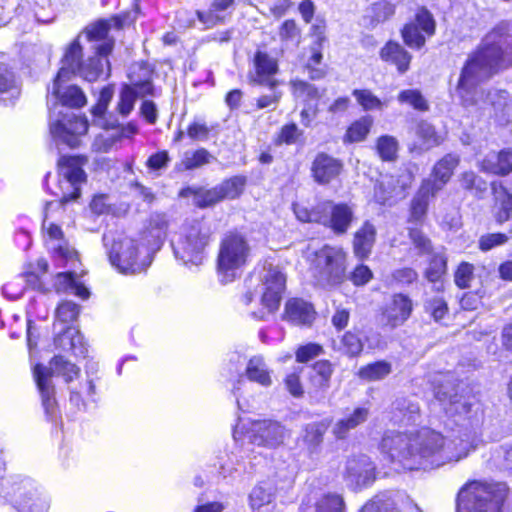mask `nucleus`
Returning <instances> with one entry per match:
<instances>
[{
    "mask_svg": "<svg viewBox=\"0 0 512 512\" xmlns=\"http://www.w3.org/2000/svg\"><path fill=\"white\" fill-rule=\"evenodd\" d=\"M342 477L350 490H362L375 481L376 465L367 455L350 456L345 462Z\"/></svg>",
    "mask_w": 512,
    "mask_h": 512,
    "instance_id": "nucleus-17",
    "label": "nucleus"
},
{
    "mask_svg": "<svg viewBox=\"0 0 512 512\" xmlns=\"http://www.w3.org/2000/svg\"><path fill=\"white\" fill-rule=\"evenodd\" d=\"M397 99L401 104H408L419 111H427L429 109L427 100L417 89L403 90L398 94Z\"/></svg>",
    "mask_w": 512,
    "mask_h": 512,
    "instance_id": "nucleus-49",
    "label": "nucleus"
},
{
    "mask_svg": "<svg viewBox=\"0 0 512 512\" xmlns=\"http://www.w3.org/2000/svg\"><path fill=\"white\" fill-rule=\"evenodd\" d=\"M5 463L0 462V498H11L18 512H46L48 503L35 483L22 475L4 480Z\"/></svg>",
    "mask_w": 512,
    "mask_h": 512,
    "instance_id": "nucleus-11",
    "label": "nucleus"
},
{
    "mask_svg": "<svg viewBox=\"0 0 512 512\" xmlns=\"http://www.w3.org/2000/svg\"><path fill=\"white\" fill-rule=\"evenodd\" d=\"M327 421L306 424L298 438V445L310 459H316L322 451L324 436L328 430Z\"/></svg>",
    "mask_w": 512,
    "mask_h": 512,
    "instance_id": "nucleus-20",
    "label": "nucleus"
},
{
    "mask_svg": "<svg viewBox=\"0 0 512 512\" xmlns=\"http://www.w3.org/2000/svg\"><path fill=\"white\" fill-rule=\"evenodd\" d=\"M383 347L382 335L372 328L353 329L341 338V349L349 357L359 356L365 348L375 350Z\"/></svg>",
    "mask_w": 512,
    "mask_h": 512,
    "instance_id": "nucleus-19",
    "label": "nucleus"
},
{
    "mask_svg": "<svg viewBox=\"0 0 512 512\" xmlns=\"http://www.w3.org/2000/svg\"><path fill=\"white\" fill-rule=\"evenodd\" d=\"M56 332L54 345L57 349L69 352L76 357H86L87 346L80 331L72 326H59Z\"/></svg>",
    "mask_w": 512,
    "mask_h": 512,
    "instance_id": "nucleus-22",
    "label": "nucleus"
},
{
    "mask_svg": "<svg viewBox=\"0 0 512 512\" xmlns=\"http://www.w3.org/2000/svg\"><path fill=\"white\" fill-rule=\"evenodd\" d=\"M420 419V406L418 402L409 398H399L393 403V421L395 423L410 425Z\"/></svg>",
    "mask_w": 512,
    "mask_h": 512,
    "instance_id": "nucleus-33",
    "label": "nucleus"
},
{
    "mask_svg": "<svg viewBox=\"0 0 512 512\" xmlns=\"http://www.w3.org/2000/svg\"><path fill=\"white\" fill-rule=\"evenodd\" d=\"M25 291L24 277L22 275L16 277L14 280L6 283L2 287L3 295L10 299H19Z\"/></svg>",
    "mask_w": 512,
    "mask_h": 512,
    "instance_id": "nucleus-61",
    "label": "nucleus"
},
{
    "mask_svg": "<svg viewBox=\"0 0 512 512\" xmlns=\"http://www.w3.org/2000/svg\"><path fill=\"white\" fill-rule=\"evenodd\" d=\"M109 260L112 266L123 274L140 273L151 263L150 256L147 253L143 258H140L136 241L128 237L114 241L109 252Z\"/></svg>",
    "mask_w": 512,
    "mask_h": 512,
    "instance_id": "nucleus-15",
    "label": "nucleus"
},
{
    "mask_svg": "<svg viewBox=\"0 0 512 512\" xmlns=\"http://www.w3.org/2000/svg\"><path fill=\"white\" fill-rule=\"evenodd\" d=\"M346 272V252L338 246L325 245L315 254V277L319 285L334 287L342 283Z\"/></svg>",
    "mask_w": 512,
    "mask_h": 512,
    "instance_id": "nucleus-14",
    "label": "nucleus"
},
{
    "mask_svg": "<svg viewBox=\"0 0 512 512\" xmlns=\"http://www.w3.org/2000/svg\"><path fill=\"white\" fill-rule=\"evenodd\" d=\"M352 94L356 98L357 102L363 107L364 110H374L382 108L381 100L378 97H376L370 90L355 89Z\"/></svg>",
    "mask_w": 512,
    "mask_h": 512,
    "instance_id": "nucleus-56",
    "label": "nucleus"
},
{
    "mask_svg": "<svg viewBox=\"0 0 512 512\" xmlns=\"http://www.w3.org/2000/svg\"><path fill=\"white\" fill-rule=\"evenodd\" d=\"M193 201L196 206L200 208H206L215 205L216 203L222 201V199L215 186L211 189H200L196 191Z\"/></svg>",
    "mask_w": 512,
    "mask_h": 512,
    "instance_id": "nucleus-54",
    "label": "nucleus"
},
{
    "mask_svg": "<svg viewBox=\"0 0 512 512\" xmlns=\"http://www.w3.org/2000/svg\"><path fill=\"white\" fill-rule=\"evenodd\" d=\"M433 393L459 430H453L448 436L426 427L411 434L386 432L380 450L395 471L435 469L466 458L475 448L476 428L483 416L478 399L474 395L459 394L446 376L434 381Z\"/></svg>",
    "mask_w": 512,
    "mask_h": 512,
    "instance_id": "nucleus-1",
    "label": "nucleus"
},
{
    "mask_svg": "<svg viewBox=\"0 0 512 512\" xmlns=\"http://www.w3.org/2000/svg\"><path fill=\"white\" fill-rule=\"evenodd\" d=\"M254 67L255 74L251 77L252 81L274 90L278 85V81L274 78L278 71L277 61L267 53L258 51L254 56Z\"/></svg>",
    "mask_w": 512,
    "mask_h": 512,
    "instance_id": "nucleus-23",
    "label": "nucleus"
},
{
    "mask_svg": "<svg viewBox=\"0 0 512 512\" xmlns=\"http://www.w3.org/2000/svg\"><path fill=\"white\" fill-rule=\"evenodd\" d=\"M369 409L357 407L338 420L333 427V434L337 439H345L348 433L364 423L369 417Z\"/></svg>",
    "mask_w": 512,
    "mask_h": 512,
    "instance_id": "nucleus-32",
    "label": "nucleus"
},
{
    "mask_svg": "<svg viewBox=\"0 0 512 512\" xmlns=\"http://www.w3.org/2000/svg\"><path fill=\"white\" fill-rule=\"evenodd\" d=\"M82 393L94 400L93 396L95 395V385L92 380H88L85 384H81L80 390L71 389L70 391V403L78 410L85 408V403L81 397Z\"/></svg>",
    "mask_w": 512,
    "mask_h": 512,
    "instance_id": "nucleus-58",
    "label": "nucleus"
},
{
    "mask_svg": "<svg viewBox=\"0 0 512 512\" xmlns=\"http://www.w3.org/2000/svg\"><path fill=\"white\" fill-rule=\"evenodd\" d=\"M166 236V231H158L148 226L143 234V240L147 243L146 253L149 255L150 252L158 250L165 241Z\"/></svg>",
    "mask_w": 512,
    "mask_h": 512,
    "instance_id": "nucleus-57",
    "label": "nucleus"
},
{
    "mask_svg": "<svg viewBox=\"0 0 512 512\" xmlns=\"http://www.w3.org/2000/svg\"><path fill=\"white\" fill-rule=\"evenodd\" d=\"M128 76L130 84L122 85L116 107L122 117H127L133 111L138 96L158 95L152 84L153 70L148 65H134Z\"/></svg>",
    "mask_w": 512,
    "mask_h": 512,
    "instance_id": "nucleus-13",
    "label": "nucleus"
},
{
    "mask_svg": "<svg viewBox=\"0 0 512 512\" xmlns=\"http://www.w3.org/2000/svg\"><path fill=\"white\" fill-rule=\"evenodd\" d=\"M480 170L485 173L505 176L512 171V150L503 149L488 153L479 163Z\"/></svg>",
    "mask_w": 512,
    "mask_h": 512,
    "instance_id": "nucleus-27",
    "label": "nucleus"
},
{
    "mask_svg": "<svg viewBox=\"0 0 512 512\" xmlns=\"http://www.w3.org/2000/svg\"><path fill=\"white\" fill-rule=\"evenodd\" d=\"M293 210L298 220L323 225L337 236L346 234L354 220L352 206L331 200L321 201L312 209L301 204H294Z\"/></svg>",
    "mask_w": 512,
    "mask_h": 512,
    "instance_id": "nucleus-9",
    "label": "nucleus"
},
{
    "mask_svg": "<svg viewBox=\"0 0 512 512\" xmlns=\"http://www.w3.org/2000/svg\"><path fill=\"white\" fill-rule=\"evenodd\" d=\"M114 95L112 86L103 87L100 91L98 101L92 108V114L97 118H102Z\"/></svg>",
    "mask_w": 512,
    "mask_h": 512,
    "instance_id": "nucleus-60",
    "label": "nucleus"
},
{
    "mask_svg": "<svg viewBox=\"0 0 512 512\" xmlns=\"http://www.w3.org/2000/svg\"><path fill=\"white\" fill-rule=\"evenodd\" d=\"M376 228L370 221H364L353 237V252L358 259L370 256L376 240Z\"/></svg>",
    "mask_w": 512,
    "mask_h": 512,
    "instance_id": "nucleus-29",
    "label": "nucleus"
},
{
    "mask_svg": "<svg viewBox=\"0 0 512 512\" xmlns=\"http://www.w3.org/2000/svg\"><path fill=\"white\" fill-rule=\"evenodd\" d=\"M81 35L73 40L66 48L61 60L62 66L58 71V78H71L79 75L88 82L100 78H107L110 75V62L108 55L114 47L113 41H105L102 44L93 45L94 55L82 60L83 48L80 44Z\"/></svg>",
    "mask_w": 512,
    "mask_h": 512,
    "instance_id": "nucleus-5",
    "label": "nucleus"
},
{
    "mask_svg": "<svg viewBox=\"0 0 512 512\" xmlns=\"http://www.w3.org/2000/svg\"><path fill=\"white\" fill-rule=\"evenodd\" d=\"M373 125L371 116H363L353 122L347 129L344 142L354 143L363 141Z\"/></svg>",
    "mask_w": 512,
    "mask_h": 512,
    "instance_id": "nucleus-42",
    "label": "nucleus"
},
{
    "mask_svg": "<svg viewBox=\"0 0 512 512\" xmlns=\"http://www.w3.org/2000/svg\"><path fill=\"white\" fill-rule=\"evenodd\" d=\"M259 284L252 292L248 291L242 298L245 305H249L255 297H259L262 309L253 311L252 317L265 320L268 314L278 310L282 294L286 287V276L278 266L265 263L259 273Z\"/></svg>",
    "mask_w": 512,
    "mask_h": 512,
    "instance_id": "nucleus-8",
    "label": "nucleus"
},
{
    "mask_svg": "<svg viewBox=\"0 0 512 512\" xmlns=\"http://www.w3.org/2000/svg\"><path fill=\"white\" fill-rule=\"evenodd\" d=\"M245 376L248 380L264 387H269L272 384L271 370L260 355L249 359L245 369Z\"/></svg>",
    "mask_w": 512,
    "mask_h": 512,
    "instance_id": "nucleus-35",
    "label": "nucleus"
},
{
    "mask_svg": "<svg viewBox=\"0 0 512 512\" xmlns=\"http://www.w3.org/2000/svg\"><path fill=\"white\" fill-rule=\"evenodd\" d=\"M360 512H398L386 495H377L367 502Z\"/></svg>",
    "mask_w": 512,
    "mask_h": 512,
    "instance_id": "nucleus-53",
    "label": "nucleus"
},
{
    "mask_svg": "<svg viewBox=\"0 0 512 512\" xmlns=\"http://www.w3.org/2000/svg\"><path fill=\"white\" fill-rule=\"evenodd\" d=\"M381 58L395 64L399 72L404 73L408 70L411 61V55L398 43H387L380 52Z\"/></svg>",
    "mask_w": 512,
    "mask_h": 512,
    "instance_id": "nucleus-36",
    "label": "nucleus"
},
{
    "mask_svg": "<svg viewBox=\"0 0 512 512\" xmlns=\"http://www.w3.org/2000/svg\"><path fill=\"white\" fill-rule=\"evenodd\" d=\"M80 313V307L72 301H63L56 309L54 329L59 326H68L74 322Z\"/></svg>",
    "mask_w": 512,
    "mask_h": 512,
    "instance_id": "nucleus-43",
    "label": "nucleus"
},
{
    "mask_svg": "<svg viewBox=\"0 0 512 512\" xmlns=\"http://www.w3.org/2000/svg\"><path fill=\"white\" fill-rule=\"evenodd\" d=\"M213 156L205 148L195 151H186L183 156L182 165L185 170H193L210 163Z\"/></svg>",
    "mask_w": 512,
    "mask_h": 512,
    "instance_id": "nucleus-47",
    "label": "nucleus"
},
{
    "mask_svg": "<svg viewBox=\"0 0 512 512\" xmlns=\"http://www.w3.org/2000/svg\"><path fill=\"white\" fill-rule=\"evenodd\" d=\"M245 185V178L234 176L216 186L222 200L235 199L240 196Z\"/></svg>",
    "mask_w": 512,
    "mask_h": 512,
    "instance_id": "nucleus-44",
    "label": "nucleus"
},
{
    "mask_svg": "<svg viewBox=\"0 0 512 512\" xmlns=\"http://www.w3.org/2000/svg\"><path fill=\"white\" fill-rule=\"evenodd\" d=\"M313 29L319 35L317 38L316 46L311 47V56L308 59V62L306 64V69L308 70L309 77L313 80H316V79H321L325 74L323 69L314 67L316 65H319L322 61L323 55L320 50V42L322 40H324V37L321 36L322 31H321L320 25H314Z\"/></svg>",
    "mask_w": 512,
    "mask_h": 512,
    "instance_id": "nucleus-41",
    "label": "nucleus"
},
{
    "mask_svg": "<svg viewBox=\"0 0 512 512\" xmlns=\"http://www.w3.org/2000/svg\"><path fill=\"white\" fill-rule=\"evenodd\" d=\"M341 170L342 163L326 153H319L311 167L312 176L319 184L330 183L340 174Z\"/></svg>",
    "mask_w": 512,
    "mask_h": 512,
    "instance_id": "nucleus-25",
    "label": "nucleus"
},
{
    "mask_svg": "<svg viewBox=\"0 0 512 512\" xmlns=\"http://www.w3.org/2000/svg\"><path fill=\"white\" fill-rule=\"evenodd\" d=\"M314 374L312 382L322 390H326L330 386V379L333 373L332 364L327 360H321L313 366Z\"/></svg>",
    "mask_w": 512,
    "mask_h": 512,
    "instance_id": "nucleus-45",
    "label": "nucleus"
},
{
    "mask_svg": "<svg viewBox=\"0 0 512 512\" xmlns=\"http://www.w3.org/2000/svg\"><path fill=\"white\" fill-rule=\"evenodd\" d=\"M275 496V487L271 483L261 482L252 488L248 496L249 506L254 512L269 510L274 507Z\"/></svg>",
    "mask_w": 512,
    "mask_h": 512,
    "instance_id": "nucleus-31",
    "label": "nucleus"
},
{
    "mask_svg": "<svg viewBox=\"0 0 512 512\" xmlns=\"http://www.w3.org/2000/svg\"><path fill=\"white\" fill-rule=\"evenodd\" d=\"M316 512H345V502L340 494L327 493L316 502Z\"/></svg>",
    "mask_w": 512,
    "mask_h": 512,
    "instance_id": "nucleus-48",
    "label": "nucleus"
},
{
    "mask_svg": "<svg viewBox=\"0 0 512 512\" xmlns=\"http://www.w3.org/2000/svg\"><path fill=\"white\" fill-rule=\"evenodd\" d=\"M283 317L295 325H310L315 318V311L309 302L301 298H292L285 304Z\"/></svg>",
    "mask_w": 512,
    "mask_h": 512,
    "instance_id": "nucleus-28",
    "label": "nucleus"
},
{
    "mask_svg": "<svg viewBox=\"0 0 512 512\" xmlns=\"http://www.w3.org/2000/svg\"><path fill=\"white\" fill-rule=\"evenodd\" d=\"M391 372V363L386 360H380L361 367L358 371V377L368 382L380 381Z\"/></svg>",
    "mask_w": 512,
    "mask_h": 512,
    "instance_id": "nucleus-39",
    "label": "nucleus"
},
{
    "mask_svg": "<svg viewBox=\"0 0 512 512\" xmlns=\"http://www.w3.org/2000/svg\"><path fill=\"white\" fill-rule=\"evenodd\" d=\"M303 132L298 128L295 123L284 125L276 139L277 144H295L298 139L302 136Z\"/></svg>",
    "mask_w": 512,
    "mask_h": 512,
    "instance_id": "nucleus-59",
    "label": "nucleus"
},
{
    "mask_svg": "<svg viewBox=\"0 0 512 512\" xmlns=\"http://www.w3.org/2000/svg\"><path fill=\"white\" fill-rule=\"evenodd\" d=\"M491 186L496 207L498 208L496 220L499 223H503L510 218L512 213V195L501 183L493 182Z\"/></svg>",
    "mask_w": 512,
    "mask_h": 512,
    "instance_id": "nucleus-38",
    "label": "nucleus"
},
{
    "mask_svg": "<svg viewBox=\"0 0 512 512\" xmlns=\"http://www.w3.org/2000/svg\"><path fill=\"white\" fill-rule=\"evenodd\" d=\"M80 368L63 356H55L50 361V367L37 364L33 369V375L41 395L42 405L45 413L50 420H55L57 414V403L55 400V390L52 383L54 374L62 376L65 382L69 383L78 377Z\"/></svg>",
    "mask_w": 512,
    "mask_h": 512,
    "instance_id": "nucleus-10",
    "label": "nucleus"
},
{
    "mask_svg": "<svg viewBox=\"0 0 512 512\" xmlns=\"http://www.w3.org/2000/svg\"><path fill=\"white\" fill-rule=\"evenodd\" d=\"M431 255L425 277L428 281L434 283V288L437 291H440L443 288L441 279L447 270V258L442 251L433 252Z\"/></svg>",
    "mask_w": 512,
    "mask_h": 512,
    "instance_id": "nucleus-37",
    "label": "nucleus"
},
{
    "mask_svg": "<svg viewBox=\"0 0 512 512\" xmlns=\"http://www.w3.org/2000/svg\"><path fill=\"white\" fill-rule=\"evenodd\" d=\"M429 185V183L422 182L419 190L411 201L410 221L412 222L420 223L423 221L427 213L430 199L438 193Z\"/></svg>",
    "mask_w": 512,
    "mask_h": 512,
    "instance_id": "nucleus-34",
    "label": "nucleus"
},
{
    "mask_svg": "<svg viewBox=\"0 0 512 512\" xmlns=\"http://www.w3.org/2000/svg\"><path fill=\"white\" fill-rule=\"evenodd\" d=\"M460 182L461 186L466 190H475L481 193L487 189V183L471 171L464 172L461 175Z\"/></svg>",
    "mask_w": 512,
    "mask_h": 512,
    "instance_id": "nucleus-62",
    "label": "nucleus"
},
{
    "mask_svg": "<svg viewBox=\"0 0 512 512\" xmlns=\"http://www.w3.org/2000/svg\"><path fill=\"white\" fill-rule=\"evenodd\" d=\"M278 35L282 43H292L297 46L300 42L301 31L294 20L288 19L279 27Z\"/></svg>",
    "mask_w": 512,
    "mask_h": 512,
    "instance_id": "nucleus-52",
    "label": "nucleus"
},
{
    "mask_svg": "<svg viewBox=\"0 0 512 512\" xmlns=\"http://www.w3.org/2000/svg\"><path fill=\"white\" fill-rule=\"evenodd\" d=\"M376 148L382 160L392 161L397 155L398 142L393 136L384 135L378 138Z\"/></svg>",
    "mask_w": 512,
    "mask_h": 512,
    "instance_id": "nucleus-50",
    "label": "nucleus"
},
{
    "mask_svg": "<svg viewBox=\"0 0 512 512\" xmlns=\"http://www.w3.org/2000/svg\"><path fill=\"white\" fill-rule=\"evenodd\" d=\"M125 21L126 17L121 16H114L110 20L101 19L87 26L84 31V35L88 41L95 42L94 45L102 44L105 41L114 42L113 39L108 38L109 30L112 26L117 29L122 28L125 24Z\"/></svg>",
    "mask_w": 512,
    "mask_h": 512,
    "instance_id": "nucleus-30",
    "label": "nucleus"
},
{
    "mask_svg": "<svg viewBox=\"0 0 512 512\" xmlns=\"http://www.w3.org/2000/svg\"><path fill=\"white\" fill-rule=\"evenodd\" d=\"M245 434L250 443L269 449L283 445L290 436L284 425L270 419L252 421Z\"/></svg>",
    "mask_w": 512,
    "mask_h": 512,
    "instance_id": "nucleus-16",
    "label": "nucleus"
},
{
    "mask_svg": "<svg viewBox=\"0 0 512 512\" xmlns=\"http://www.w3.org/2000/svg\"><path fill=\"white\" fill-rule=\"evenodd\" d=\"M0 93H10L12 97L20 93L16 75L3 56H0Z\"/></svg>",
    "mask_w": 512,
    "mask_h": 512,
    "instance_id": "nucleus-40",
    "label": "nucleus"
},
{
    "mask_svg": "<svg viewBox=\"0 0 512 512\" xmlns=\"http://www.w3.org/2000/svg\"><path fill=\"white\" fill-rule=\"evenodd\" d=\"M459 161L457 154L449 153L445 155L434 165L431 176L424 179L423 182L429 183L434 191L439 192L450 180Z\"/></svg>",
    "mask_w": 512,
    "mask_h": 512,
    "instance_id": "nucleus-24",
    "label": "nucleus"
},
{
    "mask_svg": "<svg viewBox=\"0 0 512 512\" xmlns=\"http://www.w3.org/2000/svg\"><path fill=\"white\" fill-rule=\"evenodd\" d=\"M250 254L246 237L237 231H229L222 237L217 256V271L222 283L232 282L245 265Z\"/></svg>",
    "mask_w": 512,
    "mask_h": 512,
    "instance_id": "nucleus-12",
    "label": "nucleus"
},
{
    "mask_svg": "<svg viewBox=\"0 0 512 512\" xmlns=\"http://www.w3.org/2000/svg\"><path fill=\"white\" fill-rule=\"evenodd\" d=\"M417 140L409 144V151L420 155L423 152L441 144L442 139L437 134L435 128L426 121L416 124L412 130Z\"/></svg>",
    "mask_w": 512,
    "mask_h": 512,
    "instance_id": "nucleus-26",
    "label": "nucleus"
},
{
    "mask_svg": "<svg viewBox=\"0 0 512 512\" xmlns=\"http://www.w3.org/2000/svg\"><path fill=\"white\" fill-rule=\"evenodd\" d=\"M213 128L201 119H194L187 128V135L194 141H207Z\"/></svg>",
    "mask_w": 512,
    "mask_h": 512,
    "instance_id": "nucleus-55",
    "label": "nucleus"
},
{
    "mask_svg": "<svg viewBox=\"0 0 512 512\" xmlns=\"http://www.w3.org/2000/svg\"><path fill=\"white\" fill-rule=\"evenodd\" d=\"M512 66V23L502 22L494 27L482 40L478 50L471 55L462 68L456 95L460 104L468 111L495 112L506 106V91L486 90L481 83L500 69Z\"/></svg>",
    "mask_w": 512,
    "mask_h": 512,
    "instance_id": "nucleus-2",
    "label": "nucleus"
},
{
    "mask_svg": "<svg viewBox=\"0 0 512 512\" xmlns=\"http://www.w3.org/2000/svg\"><path fill=\"white\" fill-rule=\"evenodd\" d=\"M211 235V229L205 221L186 220L171 240L175 258L185 265H201L206 258Z\"/></svg>",
    "mask_w": 512,
    "mask_h": 512,
    "instance_id": "nucleus-6",
    "label": "nucleus"
},
{
    "mask_svg": "<svg viewBox=\"0 0 512 512\" xmlns=\"http://www.w3.org/2000/svg\"><path fill=\"white\" fill-rule=\"evenodd\" d=\"M413 303L408 295L394 294L390 302L385 306L382 312V321L385 326L395 329L402 326L411 316Z\"/></svg>",
    "mask_w": 512,
    "mask_h": 512,
    "instance_id": "nucleus-21",
    "label": "nucleus"
},
{
    "mask_svg": "<svg viewBox=\"0 0 512 512\" xmlns=\"http://www.w3.org/2000/svg\"><path fill=\"white\" fill-rule=\"evenodd\" d=\"M409 236L415 248L418 249L419 254L424 255L434 252L431 241L420 230L410 229Z\"/></svg>",
    "mask_w": 512,
    "mask_h": 512,
    "instance_id": "nucleus-63",
    "label": "nucleus"
},
{
    "mask_svg": "<svg viewBox=\"0 0 512 512\" xmlns=\"http://www.w3.org/2000/svg\"><path fill=\"white\" fill-rule=\"evenodd\" d=\"M436 22L432 13L424 7L419 8L414 18L402 29V37L407 46L420 49L426 38L435 34Z\"/></svg>",
    "mask_w": 512,
    "mask_h": 512,
    "instance_id": "nucleus-18",
    "label": "nucleus"
},
{
    "mask_svg": "<svg viewBox=\"0 0 512 512\" xmlns=\"http://www.w3.org/2000/svg\"><path fill=\"white\" fill-rule=\"evenodd\" d=\"M87 160L80 156H63L58 162V192L59 200L46 202L44 209L43 227L47 228V246L52 253L54 260L59 266L74 257V251L67 245L63 238L62 229L54 224L48 223L51 213L62 209L63 205L71 200H76L81 195V188L87 181V175L83 169Z\"/></svg>",
    "mask_w": 512,
    "mask_h": 512,
    "instance_id": "nucleus-3",
    "label": "nucleus"
},
{
    "mask_svg": "<svg viewBox=\"0 0 512 512\" xmlns=\"http://www.w3.org/2000/svg\"><path fill=\"white\" fill-rule=\"evenodd\" d=\"M508 488L504 483L472 481L457 495V512H502Z\"/></svg>",
    "mask_w": 512,
    "mask_h": 512,
    "instance_id": "nucleus-7",
    "label": "nucleus"
},
{
    "mask_svg": "<svg viewBox=\"0 0 512 512\" xmlns=\"http://www.w3.org/2000/svg\"><path fill=\"white\" fill-rule=\"evenodd\" d=\"M294 97L303 102L315 101L320 97L318 89L305 81L292 80L290 82Z\"/></svg>",
    "mask_w": 512,
    "mask_h": 512,
    "instance_id": "nucleus-46",
    "label": "nucleus"
},
{
    "mask_svg": "<svg viewBox=\"0 0 512 512\" xmlns=\"http://www.w3.org/2000/svg\"><path fill=\"white\" fill-rule=\"evenodd\" d=\"M492 460L502 470H512V446L500 447L492 456Z\"/></svg>",
    "mask_w": 512,
    "mask_h": 512,
    "instance_id": "nucleus-64",
    "label": "nucleus"
},
{
    "mask_svg": "<svg viewBox=\"0 0 512 512\" xmlns=\"http://www.w3.org/2000/svg\"><path fill=\"white\" fill-rule=\"evenodd\" d=\"M70 78L55 77L51 94L48 97L50 110V133L57 143L75 148L80 144V137L88 130L87 120L70 111V108H80L86 104V96L76 85L63 87Z\"/></svg>",
    "mask_w": 512,
    "mask_h": 512,
    "instance_id": "nucleus-4",
    "label": "nucleus"
},
{
    "mask_svg": "<svg viewBox=\"0 0 512 512\" xmlns=\"http://www.w3.org/2000/svg\"><path fill=\"white\" fill-rule=\"evenodd\" d=\"M424 310L436 321H440L448 312L447 303L442 296H434L424 301Z\"/></svg>",
    "mask_w": 512,
    "mask_h": 512,
    "instance_id": "nucleus-51",
    "label": "nucleus"
}]
</instances>
